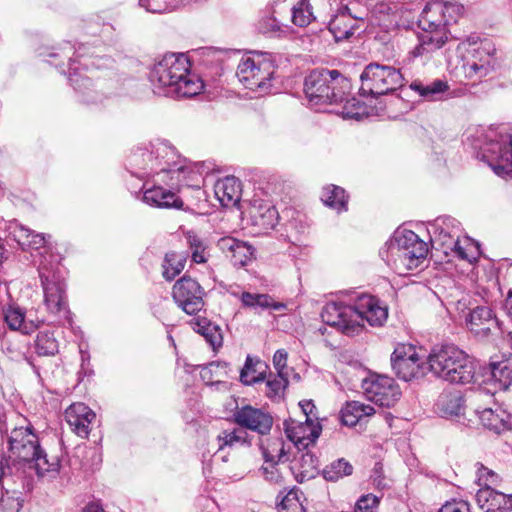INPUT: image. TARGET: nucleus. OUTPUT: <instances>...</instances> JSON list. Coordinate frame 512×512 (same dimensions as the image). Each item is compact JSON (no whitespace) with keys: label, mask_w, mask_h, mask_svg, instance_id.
<instances>
[{"label":"nucleus","mask_w":512,"mask_h":512,"mask_svg":"<svg viewBox=\"0 0 512 512\" xmlns=\"http://www.w3.org/2000/svg\"><path fill=\"white\" fill-rule=\"evenodd\" d=\"M321 200L326 206L337 211L347 210V196L345 190L339 186L330 185L323 189Z\"/></svg>","instance_id":"obj_37"},{"label":"nucleus","mask_w":512,"mask_h":512,"mask_svg":"<svg viewBox=\"0 0 512 512\" xmlns=\"http://www.w3.org/2000/svg\"><path fill=\"white\" fill-rule=\"evenodd\" d=\"M304 415H305V421L306 422H315L314 420H317L316 416V406L312 402V400H304L299 403Z\"/></svg>","instance_id":"obj_59"},{"label":"nucleus","mask_w":512,"mask_h":512,"mask_svg":"<svg viewBox=\"0 0 512 512\" xmlns=\"http://www.w3.org/2000/svg\"><path fill=\"white\" fill-rule=\"evenodd\" d=\"M214 193L222 206H232L241 199V183L234 176L218 180L214 185Z\"/></svg>","instance_id":"obj_29"},{"label":"nucleus","mask_w":512,"mask_h":512,"mask_svg":"<svg viewBox=\"0 0 512 512\" xmlns=\"http://www.w3.org/2000/svg\"><path fill=\"white\" fill-rule=\"evenodd\" d=\"M438 512H470L469 504L465 501L446 502Z\"/></svg>","instance_id":"obj_56"},{"label":"nucleus","mask_w":512,"mask_h":512,"mask_svg":"<svg viewBox=\"0 0 512 512\" xmlns=\"http://www.w3.org/2000/svg\"><path fill=\"white\" fill-rule=\"evenodd\" d=\"M247 433L242 429L225 430L221 432L218 437L219 450L224 447H232L236 444H242L246 441Z\"/></svg>","instance_id":"obj_48"},{"label":"nucleus","mask_w":512,"mask_h":512,"mask_svg":"<svg viewBox=\"0 0 512 512\" xmlns=\"http://www.w3.org/2000/svg\"><path fill=\"white\" fill-rule=\"evenodd\" d=\"M143 201L156 208H175L181 209L183 201L174 192L161 186H153L143 193Z\"/></svg>","instance_id":"obj_27"},{"label":"nucleus","mask_w":512,"mask_h":512,"mask_svg":"<svg viewBox=\"0 0 512 512\" xmlns=\"http://www.w3.org/2000/svg\"><path fill=\"white\" fill-rule=\"evenodd\" d=\"M190 62L184 54H166L152 68L150 81L153 92L171 98H189L199 94L203 82L190 72Z\"/></svg>","instance_id":"obj_2"},{"label":"nucleus","mask_w":512,"mask_h":512,"mask_svg":"<svg viewBox=\"0 0 512 512\" xmlns=\"http://www.w3.org/2000/svg\"><path fill=\"white\" fill-rule=\"evenodd\" d=\"M474 148L492 163L493 171L500 176L512 173V135L489 128L477 135Z\"/></svg>","instance_id":"obj_10"},{"label":"nucleus","mask_w":512,"mask_h":512,"mask_svg":"<svg viewBox=\"0 0 512 512\" xmlns=\"http://www.w3.org/2000/svg\"><path fill=\"white\" fill-rule=\"evenodd\" d=\"M449 249V254L454 253L459 259L466 260L470 263L475 259V256L470 255L467 252V249L460 244L459 239L457 240L455 247H451Z\"/></svg>","instance_id":"obj_60"},{"label":"nucleus","mask_w":512,"mask_h":512,"mask_svg":"<svg viewBox=\"0 0 512 512\" xmlns=\"http://www.w3.org/2000/svg\"><path fill=\"white\" fill-rule=\"evenodd\" d=\"M218 246L235 267L247 265L253 255L250 245L233 237L221 238L218 241Z\"/></svg>","instance_id":"obj_24"},{"label":"nucleus","mask_w":512,"mask_h":512,"mask_svg":"<svg viewBox=\"0 0 512 512\" xmlns=\"http://www.w3.org/2000/svg\"><path fill=\"white\" fill-rule=\"evenodd\" d=\"M176 158L178 154L174 147L165 142H157L137 148L131 154L129 163L141 177L159 173L180 175L184 166L178 165Z\"/></svg>","instance_id":"obj_8"},{"label":"nucleus","mask_w":512,"mask_h":512,"mask_svg":"<svg viewBox=\"0 0 512 512\" xmlns=\"http://www.w3.org/2000/svg\"><path fill=\"white\" fill-rule=\"evenodd\" d=\"M427 254V243L411 230H396L379 251L382 260L399 275L416 269Z\"/></svg>","instance_id":"obj_6"},{"label":"nucleus","mask_w":512,"mask_h":512,"mask_svg":"<svg viewBox=\"0 0 512 512\" xmlns=\"http://www.w3.org/2000/svg\"><path fill=\"white\" fill-rule=\"evenodd\" d=\"M8 236L15 240L22 250H26L32 230L23 226L17 220L10 221L6 227Z\"/></svg>","instance_id":"obj_46"},{"label":"nucleus","mask_w":512,"mask_h":512,"mask_svg":"<svg viewBox=\"0 0 512 512\" xmlns=\"http://www.w3.org/2000/svg\"><path fill=\"white\" fill-rule=\"evenodd\" d=\"M40 448L39 440L34 444H21L9 449V458L13 461L28 463L30 466Z\"/></svg>","instance_id":"obj_41"},{"label":"nucleus","mask_w":512,"mask_h":512,"mask_svg":"<svg viewBox=\"0 0 512 512\" xmlns=\"http://www.w3.org/2000/svg\"><path fill=\"white\" fill-rule=\"evenodd\" d=\"M50 235H46L43 233H36L32 231V235L28 240V244L26 245V249H34L39 250L41 248L45 249L47 252V243Z\"/></svg>","instance_id":"obj_53"},{"label":"nucleus","mask_w":512,"mask_h":512,"mask_svg":"<svg viewBox=\"0 0 512 512\" xmlns=\"http://www.w3.org/2000/svg\"><path fill=\"white\" fill-rule=\"evenodd\" d=\"M321 425L319 422H301L297 425L287 426V437L300 450L307 448L309 445L315 444L321 433Z\"/></svg>","instance_id":"obj_25"},{"label":"nucleus","mask_w":512,"mask_h":512,"mask_svg":"<svg viewBox=\"0 0 512 512\" xmlns=\"http://www.w3.org/2000/svg\"><path fill=\"white\" fill-rule=\"evenodd\" d=\"M251 217L255 226L262 230H270L277 225L279 214L274 206L265 204L255 208Z\"/></svg>","instance_id":"obj_34"},{"label":"nucleus","mask_w":512,"mask_h":512,"mask_svg":"<svg viewBox=\"0 0 512 512\" xmlns=\"http://www.w3.org/2000/svg\"><path fill=\"white\" fill-rule=\"evenodd\" d=\"M478 480L484 484V487L495 484L498 481V476L490 469L479 464L478 468Z\"/></svg>","instance_id":"obj_54"},{"label":"nucleus","mask_w":512,"mask_h":512,"mask_svg":"<svg viewBox=\"0 0 512 512\" xmlns=\"http://www.w3.org/2000/svg\"><path fill=\"white\" fill-rule=\"evenodd\" d=\"M375 413V409L359 401L348 402L341 410V421L344 425L353 427L363 418Z\"/></svg>","instance_id":"obj_32"},{"label":"nucleus","mask_w":512,"mask_h":512,"mask_svg":"<svg viewBox=\"0 0 512 512\" xmlns=\"http://www.w3.org/2000/svg\"><path fill=\"white\" fill-rule=\"evenodd\" d=\"M4 321L13 331H19L22 334L34 332L40 325V321L27 319L25 312L18 306H8L2 309Z\"/></svg>","instance_id":"obj_28"},{"label":"nucleus","mask_w":512,"mask_h":512,"mask_svg":"<svg viewBox=\"0 0 512 512\" xmlns=\"http://www.w3.org/2000/svg\"><path fill=\"white\" fill-rule=\"evenodd\" d=\"M509 344L512 348V331L509 332ZM485 377V387L482 389L492 395L512 386V355L507 359L490 363Z\"/></svg>","instance_id":"obj_18"},{"label":"nucleus","mask_w":512,"mask_h":512,"mask_svg":"<svg viewBox=\"0 0 512 512\" xmlns=\"http://www.w3.org/2000/svg\"><path fill=\"white\" fill-rule=\"evenodd\" d=\"M242 304L249 308H277L272 304V299L267 294H252L249 292H243L241 295Z\"/></svg>","instance_id":"obj_50"},{"label":"nucleus","mask_w":512,"mask_h":512,"mask_svg":"<svg viewBox=\"0 0 512 512\" xmlns=\"http://www.w3.org/2000/svg\"><path fill=\"white\" fill-rule=\"evenodd\" d=\"M436 405L443 417L457 416L462 409L461 398L454 394H442Z\"/></svg>","instance_id":"obj_40"},{"label":"nucleus","mask_w":512,"mask_h":512,"mask_svg":"<svg viewBox=\"0 0 512 512\" xmlns=\"http://www.w3.org/2000/svg\"><path fill=\"white\" fill-rule=\"evenodd\" d=\"M467 329L477 338L485 339L501 330L500 322L494 310L488 305H477L465 316Z\"/></svg>","instance_id":"obj_16"},{"label":"nucleus","mask_w":512,"mask_h":512,"mask_svg":"<svg viewBox=\"0 0 512 512\" xmlns=\"http://www.w3.org/2000/svg\"><path fill=\"white\" fill-rule=\"evenodd\" d=\"M410 88L424 99L435 101L442 98V95L448 90L449 86L446 81L441 79H435L427 84L420 80H415L410 84Z\"/></svg>","instance_id":"obj_33"},{"label":"nucleus","mask_w":512,"mask_h":512,"mask_svg":"<svg viewBox=\"0 0 512 512\" xmlns=\"http://www.w3.org/2000/svg\"><path fill=\"white\" fill-rule=\"evenodd\" d=\"M464 12L457 2L431 0L424 7L420 18L418 45L412 50L414 57L428 56L441 49L448 41V25L456 23Z\"/></svg>","instance_id":"obj_3"},{"label":"nucleus","mask_w":512,"mask_h":512,"mask_svg":"<svg viewBox=\"0 0 512 512\" xmlns=\"http://www.w3.org/2000/svg\"><path fill=\"white\" fill-rule=\"evenodd\" d=\"M478 37H468L462 42L466 47L463 57V71L466 78L478 81L500 66L497 49L490 40H480Z\"/></svg>","instance_id":"obj_9"},{"label":"nucleus","mask_w":512,"mask_h":512,"mask_svg":"<svg viewBox=\"0 0 512 512\" xmlns=\"http://www.w3.org/2000/svg\"><path fill=\"white\" fill-rule=\"evenodd\" d=\"M298 506H300V503L298 501L297 494L293 491H290L278 504V510L280 512H284L293 508H297Z\"/></svg>","instance_id":"obj_55"},{"label":"nucleus","mask_w":512,"mask_h":512,"mask_svg":"<svg viewBox=\"0 0 512 512\" xmlns=\"http://www.w3.org/2000/svg\"><path fill=\"white\" fill-rule=\"evenodd\" d=\"M426 364L434 376L449 383L469 384L474 381V358L454 344L434 346L427 356Z\"/></svg>","instance_id":"obj_5"},{"label":"nucleus","mask_w":512,"mask_h":512,"mask_svg":"<svg viewBox=\"0 0 512 512\" xmlns=\"http://www.w3.org/2000/svg\"><path fill=\"white\" fill-rule=\"evenodd\" d=\"M95 413L84 403H73L65 410V420L71 430L81 438H87Z\"/></svg>","instance_id":"obj_20"},{"label":"nucleus","mask_w":512,"mask_h":512,"mask_svg":"<svg viewBox=\"0 0 512 512\" xmlns=\"http://www.w3.org/2000/svg\"><path fill=\"white\" fill-rule=\"evenodd\" d=\"M505 308L508 314L512 317V291L508 293V296L505 300Z\"/></svg>","instance_id":"obj_64"},{"label":"nucleus","mask_w":512,"mask_h":512,"mask_svg":"<svg viewBox=\"0 0 512 512\" xmlns=\"http://www.w3.org/2000/svg\"><path fill=\"white\" fill-rule=\"evenodd\" d=\"M186 256L183 253L168 252L162 264V275L167 281H172L184 269Z\"/></svg>","instance_id":"obj_35"},{"label":"nucleus","mask_w":512,"mask_h":512,"mask_svg":"<svg viewBox=\"0 0 512 512\" xmlns=\"http://www.w3.org/2000/svg\"><path fill=\"white\" fill-rule=\"evenodd\" d=\"M379 498L373 494L362 495L355 504L354 512H377Z\"/></svg>","instance_id":"obj_52"},{"label":"nucleus","mask_w":512,"mask_h":512,"mask_svg":"<svg viewBox=\"0 0 512 512\" xmlns=\"http://www.w3.org/2000/svg\"><path fill=\"white\" fill-rule=\"evenodd\" d=\"M292 22L299 26L305 27L311 23L313 14L310 11L309 4L305 0H300L297 5L292 8Z\"/></svg>","instance_id":"obj_49"},{"label":"nucleus","mask_w":512,"mask_h":512,"mask_svg":"<svg viewBox=\"0 0 512 512\" xmlns=\"http://www.w3.org/2000/svg\"><path fill=\"white\" fill-rule=\"evenodd\" d=\"M275 73L273 63L260 56L242 58L236 76L243 86L251 91L267 93Z\"/></svg>","instance_id":"obj_12"},{"label":"nucleus","mask_w":512,"mask_h":512,"mask_svg":"<svg viewBox=\"0 0 512 512\" xmlns=\"http://www.w3.org/2000/svg\"><path fill=\"white\" fill-rule=\"evenodd\" d=\"M38 441L37 435L33 432L31 426L17 427L11 431L9 436V449L21 444H34Z\"/></svg>","instance_id":"obj_43"},{"label":"nucleus","mask_w":512,"mask_h":512,"mask_svg":"<svg viewBox=\"0 0 512 512\" xmlns=\"http://www.w3.org/2000/svg\"><path fill=\"white\" fill-rule=\"evenodd\" d=\"M35 351L39 356H55L59 352V342L54 332L40 331L35 339Z\"/></svg>","instance_id":"obj_36"},{"label":"nucleus","mask_w":512,"mask_h":512,"mask_svg":"<svg viewBox=\"0 0 512 512\" xmlns=\"http://www.w3.org/2000/svg\"><path fill=\"white\" fill-rule=\"evenodd\" d=\"M352 472L353 466L348 461L341 458L323 469V477L328 481L336 482L344 476L351 475Z\"/></svg>","instance_id":"obj_39"},{"label":"nucleus","mask_w":512,"mask_h":512,"mask_svg":"<svg viewBox=\"0 0 512 512\" xmlns=\"http://www.w3.org/2000/svg\"><path fill=\"white\" fill-rule=\"evenodd\" d=\"M288 354L284 349H278L273 356V365L277 373H284L287 365Z\"/></svg>","instance_id":"obj_58"},{"label":"nucleus","mask_w":512,"mask_h":512,"mask_svg":"<svg viewBox=\"0 0 512 512\" xmlns=\"http://www.w3.org/2000/svg\"><path fill=\"white\" fill-rule=\"evenodd\" d=\"M233 420L241 428L249 429L260 435L269 434L273 426V418L268 412L251 405L237 407L233 413Z\"/></svg>","instance_id":"obj_17"},{"label":"nucleus","mask_w":512,"mask_h":512,"mask_svg":"<svg viewBox=\"0 0 512 512\" xmlns=\"http://www.w3.org/2000/svg\"><path fill=\"white\" fill-rule=\"evenodd\" d=\"M227 364L226 363H220V362H213V363H210L209 366L203 368V370L201 371V376L203 379H208V374H211L214 369H218V368H226Z\"/></svg>","instance_id":"obj_62"},{"label":"nucleus","mask_w":512,"mask_h":512,"mask_svg":"<svg viewBox=\"0 0 512 512\" xmlns=\"http://www.w3.org/2000/svg\"><path fill=\"white\" fill-rule=\"evenodd\" d=\"M361 387L366 399L381 407L394 406L401 396L398 384L386 375L372 374L362 380Z\"/></svg>","instance_id":"obj_13"},{"label":"nucleus","mask_w":512,"mask_h":512,"mask_svg":"<svg viewBox=\"0 0 512 512\" xmlns=\"http://www.w3.org/2000/svg\"><path fill=\"white\" fill-rule=\"evenodd\" d=\"M193 330L204 337L205 341L217 350L222 347L223 334L219 325L211 322L207 318L197 317L190 321Z\"/></svg>","instance_id":"obj_30"},{"label":"nucleus","mask_w":512,"mask_h":512,"mask_svg":"<svg viewBox=\"0 0 512 512\" xmlns=\"http://www.w3.org/2000/svg\"><path fill=\"white\" fill-rule=\"evenodd\" d=\"M391 365L396 375L404 381L423 377L428 370V365L425 366L421 362L416 348L406 344L398 345L394 349L391 355Z\"/></svg>","instance_id":"obj_14"},{"label":"nucleus","mask_w":512,"mask_h":512,"mask_svg":"<svg viewBox=\"0 0 512 512\" xmlns=\"http://www.w3.org/2000/svg\"><path fill=\"white\" fill-rule=\"evenodd\" d=\"M288 385L286 373H277L266 382V396L270 399H280Z\"/></svg>","instance_id":"obj_47"},{"label":"nucleus","mask_w":512,"mask_h":512,"mask_svg":"<svg viewBox=\"0 0 512 512\" xmlns=\"http://www.w3.org/2000/svg\"><path fill=\"white\" fill-rule=\"evenodd\" d=\"M83 512H105L103 508L97 503H89Z\"/></svg>","instance_id":"obj_63"},{"label":"nucleus","mask_w":512,"mask_h":512,"mask_svg":"<svg viewBox=\"0 0 512 512\" xmlns=\"http://www.w3.org/2000/svg\"><path fill=\"white\" fill-rule=\"evenodd\" d=\"M476 501L483 512L512 511V494H505L490 486L478 490Z\"/></svg>","instance_id":"obj_22"},{"label":"nucleus","mask_w":512,"mask_h":512,"mask_svg":"<svg viewBox=\"0 0 512 512\" xmlns=\"http://www.w3.org/2000/svg\"><path fill=\"white\" fill-rule=\"evenodd\" d=\"M478 413L483 426L497 434L512 429V414L499 406L484 408Z\"/></svg>","instance_id":"obj_26"},{"label":"nucleus","mask_w":512,"mask_h":512,"mask_svg":"<svg viewBox=\"0 0 512 512\" xmlns=\"http://www.w3.org/2000/svg\"><path fill=\"white\" fill-rule=\"evenodd\" d=\"M350 82L338 70L314 69L304 80V93L311 106L333 105L345 102L341 111L343 118L358 119L354 111L357 100L349 98Z\"/></svg>","instance_id":"obj_4"},{"label":"nucleus","mask_w":512,"mask_h":512,"mask_svg":"<svg viewBox=\"0 0 512 512\" xmlns=\"http://www.w3.org/2000/svg\"><path fill=\"white\" fill-rule=\"evenodd\" d=\"M38 274L44 294V304L49 313L59 320L71 323L66 296V283L56 256L41 253Z\"/></svg>","instance_id":"obj_7"},{"label":"nucleus","mask_w":512,"mask_h":512,"mask_svg":"<svg viewBox=\"0 0 512 512\" xmlns=\"http://www.w3.org/2000/svg\"><path fill=\"white\" fill-rule=\"evenodd\" d=\"M360 93L363 96L378 97L392 93L403 85L400 71L389 65L368 64L360 75Z\"/></svg>","instance_id":"obj_11"},{"label":"nucleus","mask_w":512,"mask_h":512,"mask_svg":"<svg viewBox=\"0 0 512 512\" xmlns=\"http://www.w3.org/2000/svg\"><path fill=\"white\" fill-rule=\"evenodd\" d=\"M357 3L351 2L349 5L343 6L339 9L338 13L334 15L329 22V30L334 35L337 41L349 38L353 35V26L347 23L350 19L365 20V15L360 13H353Z\"/></svg>","instance_id":"obj_23"},{"label":"nucleus","mask_w":512,"mask_h":512,"mask_svg":"<svg viewBox=\"0 0 512 512\" xmlns=\"http://www.w3.org/2000/svg\"><path fill=\"white\" fill-rule=\"evenodd\" d=\"M371 11H363L365 20L372 27H380L385 32L395 30L399 26V16L390 4L384 2L370 3Z\"/></svg>","instance_id":"obj_21"},{"label":"nucleus","mask_w":512,"mask_h":512,"mask_svg":"<svg viewBox=\"0 0 512 512\" xmlns=\"http://www.w3.org/2000/svg\"><path fill=\"white\" fill-rule=\"evenodd\" d=\"M260 32L266 34L270 32H277L280 30L279 22L275 18H263L258 23Z\"/></svg>","instance_id":"obj_57"},{"label":"nucleus","mask_w":512,"mask_h":512,"mask_svg":"<svg viewBox=\"0 0 512 512\" xmlns=\"http://www.w3.org/2000/svg\"><path fill=\"white\" fill-rule=\"evenodd\" d=\"M431 241L436 249H441L445 255H449V248L455 247L459 239L460 229L453 218L437 219L432 226Z\"/></svg>","instance_id":"obj_19"},{"label":"nucleus","mask_w":512,"mask_h":512,"mask_svg":"<svg viewBox=\"0 0 512 512\" xmlns=\"http://www.w3.org/2000/svg\"><path fill=\"white\" fill-rule=\"evenodd\" d=\"M139 5L152 13H161L165 10V7L159 4L157 0H139Z\"/></svg>","instance_id":"obj_61"},{"label":"nucleus","mask_w":512,"mask_h":512,"mask_svg":"<svg viewBox=\"0 0 512 512\" xmlns=\"http://www.w3.org/2000/svg\"><path fill=\"white\" fill-rule=\"evenodd\" d=\"M79 62L82 66L85 68L88 67V61L87 59H84V62L82 63L79 59H70L69 62V71H68V79L71 83V85L76 90H81L82 88H88L91 86V79L88 76H82L78 73L79 68L75 66V63Z\"/></svg>","instance_id":"obj_44"},{"label":"nucleus","mask_w":512,"mask_h":512,"mask_svg":"<svg viewBox=\"0 0 512 512\" xmlns=\"http://www.w3.org/2000/svg\"><path fill=\"white\" fill-rule=\"evenodd\" d=\"M185 238L188 244V247L191 251V257L193 262L197 264H202L207 261L206 257V245L203 240L194 232L188 231L185 234Z\"/></svg>","instance_id":"obj_42"},{"label":"nucleus","mask_w":512,"mask_h":512,"mask_svg":"<svg viewBox=\"0 0 512 512\" xmlns=\"http://www.w3.org/2000/svg\"><path fill=\"white\" fill-rule=\"evenodd\" d=\"M258 359L252 358L250 355L246 357L244 367L240 372V380L245 385H251L264 379L261 372H257L256 366L259 364Z\"/></svg>","instance_id":"obj_45"},{"label":"nucleus","mask_w":512,"mask_h":512,"mask_svg":"<svg viewBox=\"0 0 512 512\" xmlns=\"http://www.w3.org/2000/svg\"><path fill=\"white\" fill-rule=\"evenodd\" d=\"M262 454L265 462L273 465L280 461H284L286 457L284 441L281 438H274L267 441V445H261Z\"/></svg>","instance_id":"obj_38"},{"label":"nucleus","mask_w":512,"mask_h":512,"mask_svg":"<svg viewBox=\"0 0 512 512\" xmlns=\"http://www.w3.org/2000/svg\"><path fill=\"white\" fill-rule=\"evenodd\" d=\"M298 464L303 477H312L317 470L318 459L314 454L305 452L301 454Z\"/></svg>","instance_id":"obj_51"},{"label":"nucleus","mask_w":512,"mask_h":512,"mask_svg":"<svg viewBox=\"0 0 512 512\" xmlns=\"http://www.w3.org/2000/svg\"><path fill=\"white\" fill-rule=\"evenodd\" d=\"M172 296L178 307L189 315L196 314L204 307V290L190 276L184 275L172 288Z\"/></svg>","instance_id":"obj_15"},{"label":"nucleus","mask_w":512,"mask_h":512,"mask_svg":"<svg viewBox=\"0 0 512 512\" xmlns=\"http://www.w3.org/2000/svg\"><path fill=\"white\" fill-rule=\"evenodd\" d=\"M322 320L342 333L353 336L362 331L364 321L371 326H381L388 317L386 306L371 295L362 294L353 303L343 301L327 303L322 312Z\"/></svg>","instance_id":"obj_1"},{"label":"nucleus","mask_w":512,"mask_h":512,"mask_svg":"<svg viewBox=\"0 0 512 512\" xmlns=\"http://www.w3.org/2000/svg\"><path fill=\"white\" fill-rule=\"evenodd\" d=\"M30 468H34L39 477L55 478L61 467L58 455L48 454L42 447L32 461Z\"/></svg>","instance_id":"obj_31"}]
</instances>
